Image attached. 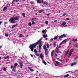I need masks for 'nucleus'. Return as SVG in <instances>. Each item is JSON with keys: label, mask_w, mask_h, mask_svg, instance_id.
I'll return each instance as SVG.
<instances>
[{"label": "nucleus", "mask_w": 78, "mask_h": 78, "mask_svg": "<svg viewBox=\"0 0 78 78\" xmlns=\"http://www.w3.org/2000/svg\"><path fill=\"white\" fill-rule=\"evenodd\" d=\"M41 40H39L36 43H35L34 44H30L29 46L30 48V50L32 51L33 52V51H34V48H35L36 46L37 45L39 44V43L40 42H41Z\"/></svg>", "instance_id": "nucleus-1"}, {"label": "nucleus", "mask_w": 78, "mask_h": 78, "mask_svg": "<svg viewBox=\"0 0 78 78\" xmlns=\"http://www.w3.org/2000/svg\"><path fill=\"white\" fill-rule=\"evenodd\" d=\"M37 3H38L40 4H41V3H43V4H44V5H46L48 4V2H44V0H37Z\"/></svg>", "instance_id": "nucleus-2"}, {"label": "nucleus", "mask_w": 78, "mask_h": 78, "mask_svg": "<svg viewBox=\"0 0 78 78\" xmlns=\"http://www.w3.org/2000/svg\"><path fill=\"white\" fill-rule=\"evenodd\" d=\"M14 17H12L10 18V22L12 23H16V21L14 20Z\"/></svg>", "instance_id": "nucleus-3"}, {"label": "nucleus", "mask_w": 78, "mask_h": 78, "mask_svg": "<svg viewBox=\"0 0 78 78\" xmlns=\"http://www.w3.org/2000/svg\"><path fill=\"white\" fill-rule=\"evenodd\" d=\"M62 37H66V35L63 34V35L60 36L59 37V39H60L61 38H62Z\"/></svg>", "instance_id": "nucleus-4"}, {"label": "nucleus", "mask_w": 78, "mask_h": 78, "mask_svg": "<svg viewBox=\"0 0 78 78\" xmlns=\"http://www.w3.org/2000/svg\"><path fill=\"white\" fill-rule=\"evenodd\" d=\"M42 42H39V45L38 46V47L39 49H42Z\"/></svg>", "instance_id": "nucleus-5"}, {"label": "nucleus", "mask_w": 78, "mask_h": 78, "mask_svg": "<svg viewBox=\"0 0 78 78\" xmlns=\"http://www.w3.org/2000/svg\"><path fill=\"white\" fill-rule=\"evenodd\" d=\"M73 50H74V49H72L71 50L70 52H69L70 54L69 55V58L70 56L72 55V53L73 52Z\"/></svg>", "instance_id": "nucleus-6"}, {"label": "nucleus", "mask_w": 78, "mask_h": 78, "mask_svg": "<svg viewBox=\"0 0 78 78\" xmlns=\"http://www.w3.org/2000/svg\"><path fill=\"white\" fill-rule=\"evenodd\" d=\"M45 53L46 56H48V49H46V50L45 51Z\"/></svg>", "instance_id": "nucleus-7"}, {"label": "nucleus", "mask_w": 78, "mask_h": 78, "mask_svg": "<svg viewBox=\"0 0 78 78\" xmlns=\"http://www.w3.org/2000/svg\"><path fill=\"white\" fill-rule=\"evenodd\" d=\"M56 64L55 65V66H58V65H60V62H58V61H56Z\"/></svg>", "instance_id": "nucleus-8"}, {"label": "nucleus", "mask_w": 78, "mask_h": 78, "mask_svg": "<svg viewBox=\"0 0 78 78\" xmlns=\"http://www.w3.org/2000/svg\"><path fill=\"white\" fill-rule=\"evenodd\" d=\"M7 9H8V7L5 6V7H4V9H2V10H3V11H6V10Z\"/></svg>", "instance_id": "nucleus-9"}, {"label": "nucleus", "mask_w": 78, "mask_h": 78, "mask_svg": "<svg viewBox=\"0 0 78 78\" xmlns=\"http://www.w3.org/2000/svg\"><path fill=\"white\" fill-rule=\"evenodd\" d=\"M40 58L42 60H43V58H44V56H43V55H42V54L41 53L40 55Z\"/></svg>", "instance_id": "nucleus-10"}, {"label": "nucleus", "mask_w": 78, "mask_h": 78, "mask_svg": "<svg viewBox=\"0 0 78 78\" xmlns=\"http://www.w3.org/2000/svg\"><path fill=\"white\" fill-rule=\"evenodd\" d=\"M77 64L76 62H74L72 64H71V66H75V65H76Z\"/></svg>", "instance_id": "nucleus-11"}, {"label": "nucleus", "mask_w": 78, "mask_h": 78, "mask_svg": "<svg viewBox=\"0 0 78 78\" xmlns=\"http://www.w3.org/2000/svg\"><path fill=\"white\" fill-rule=\"evenodd\" d=\"M14 20H17L18 19H19V17L18 16H16L14 18Z\"/></svg>", "instance_id": "nucleus-12"}, {"label": "nucleus", "mask_w": 78, "mask_h": 78, "mask_svg": "<svg viewBox=\"0 0 78 78\" xmlns=\"http://www.w3.org/2000/svg\"><path fill=\"white\" fill-rule=\"evenodd\" d=\"M44 11V9H42L41 10H40L38 11L39 13H41L42 12H43Z\"/></svg>", "instance_id": "nucleus-13"}, {"label": "nucleus", "mask_w": 78, "mask_h": 78, "mask_svg": "<svg viewBox=\"0 0 78 78\" xmlns=\"http://www.w3.org/2000/svg\"><path fill=\"white\" fill-rule=\"evenodd\" d=\"M66 25V22H63V23L62 24V26H65Z\"/></svg>", "instance_id": "nucleus-14"}, {"label": "nucleus", "mask_w": 78, "mask_h": 78, "mask_svg": "<svg viewBox=\"0 0 78 78\" xmlns=\"http://www.w3.org/2000/svg\"><path fill=\"white\" fill-rule=\"evenodd\" d=\"M77 41V39H74V38H73L72 40V41H74V42H76V41Z\"/></svg>", "instance_id": "nucleus-15"}, {"label": "nucleus", "mask_w": 78, "mask_h": 78, "mask_svg": "<svg viewBox=\"0 0 78 78\" xmlns=\"http://www.w3.org/2000/svg\"><path fill=\"white\" fill-rule=\"evenodd\" d=\"M20 68H22V66H23V64H22V63L21 62H20Z\"/></svg>", "instance_id": "nucleus-16"}, {"label": "nucleus", "mask_w": 78, "mask_h": 78, "mask_svg": "<svg viewBox=\"0 0 78 78\" xmlns=\"http://www.w3.org/2000/svg\"><path fill=\"white\" fill-rule=\"evenodd\" d=\"M55 52V51L54 50H53L51 52V57L53 56V53Z\"/></svg>", "instance_id": "nucleus-17"}, {"label": "nucleus", "mask_w": 78, "mask_h": 78, "mask_svg": "<svg viewBox=\"0 0 78 78\" xmlns=\"http://www.w3.org/2000/svg\"><path fill=\"white\" fill-rule=\"evenodd\" d=\"M56 52V53H61V52L58 50H57Z\"/></svg>", "instance_id": "nucleus-18"}, {"label": "nucleus", "mask_w": 78, "mask_h": 78, "mask_svg": "<svg viewBox=\"0 0 78 78\" xmlns=\"http://www.w3.org/2000/svg\"><path fill=\"white\" fill-rule=\"evenodd\" d=\"M28 69H29V70H30V71H31V72H33V69L31 68L30 67H29L28 68Z\"/></svg>", "instance_id": "nucleus-19"}, {"label": "nucleus", "mask_w": 78, "mask_h": 78, "mask_svg": "<svg viewBox=\"0 0 78 78\" xmlns=\"http://www.w3.org/2000/svg\"><path fill=\"white\" fill-rule=\"evenodd\" d=\"M58 36H55L54 37V39H55V40H57L58 39Z\"/></svg>", "instance_id": "nucleus-20"}, {"label": "nucleus", "mask_w": 78, "mask_h": 78, "mask_svg": "<svg viewBox=\"0 0 78 78\" xmlns=\"http://www.w3.org/2000/svg\"><path fill=\"white\" fill-rule=\"evenodd\" d=\"M56 59H58V61H60L61 62H62V60L59 58H56Z\"/></svg>", "instance_id": "nucleus-21"}, {"label": "nucleus", "mask_w": 78, "mask_h": 78, "mask_svg": "<svg viewBox=\"0 0 78 78\" xmlns=\"http://www.w3.org/2000/svg\"><path fill=\"white\" fill-rule=\"evenodd\" d=\"M17 25V24H16V25H13L12 26V28H14V27H16Z\"/></svg>", "instance_id": "nucleus-22"}, {"label": "nucleus", "mask_w": 78, "mask_h": 78, "mask_svg": "<svg viewBox=\"0 0 78 78\" xmlns=\"http://www.w3.org/2000/svg\"><path fill=\"white\" fill-rule=\"evenodd\" d=\"M7 58H9V56H7V57H4V59H7Z\"/></svg>", "instance_id": "nucleus-23"}, {"label": "nucleus", "mask_w": 78, "mask_h": 78, "mask_svg": "<svg viewBox=\"0 0 78 78\" xmlns=\"http://www.w3.org/2000/svg\"><path fill=\"white\" fill-rule=\"evenodd\" d=\"M22 16H23V17H26L25 13H23L22 14Z\"/></svg>", "instance_id": "nucleus-24"}, {"label": "nucleus", "mask_w": 78, "mask_h": 78, "mask_svg": "<svg viewBox=\"0 0 78 78\" xmlns=\"http://www.w3.org/2000/svg\"><path fill=\"white\" fill-rule=\"evenodd\" d=\"M48 36L47 34H44L43 35V37H44V38L45 37H48Z\"/></svg>", "instance_id": "nucleus-25"}, {"label": "nucleus", "mask_w": 78, "mask_h": 78, "mask_svg": "<svg viewBox=\"0 0 78 78\" xmlns=\"http://www.w3.org/2000/svg\"><path fill=\"white\" fill-rule=\"evenodd\" d=\"M16 67L15 66H14L12 69V71H14V69H16Z\"/></svg>", "instance_id": "nucleus-26"}, {"label": "nucleus", "mask_w": 78, "mask_h": 78, "mask_svg": "<svg viewBox=\"0 0 78 78\" xmlns=\"http://www.w3.org/2000/svg\"><path fill=\"white\" fill-rule=\"evenodd\" d=\"M56 43L55 42L53 44L54 47H56Z\"/></svg>", "instance_id": "nucleus-27"}, {"label": "nucleus", "mask_w": 78, "mask_h": 78, "mask_svg": "<svg viewBox=\"0 0 78 78\" xmlns=\"http://www.w3.org/2000/svg\"><path fill=\"white\" fill-rule=\"evenodd\" d=\"M14 65V66H15V67H16V66H18V63H15Z\"/></svg>", "instance_id": "nucleus-28"}, {"label": "nucleus", "mask_w": 78, "mask_h": 78, "mask_svg": "<svg viewBox=\"0 0 78 78\" xmlns=\"http://www.w3.org/2000/svg\"><path fill=\"white\" fill-rule=\"evenodd\" d=\"M31 25H32V24L31 23V22H30L28 23V25L29 26H31Z\"/></svg>", "instance_id": "nucleus-29"}, {"label": "nucleus", "mask_w": 78, "mask_h": 78, "mask_svg": "<svg viewBox=\"0 0 78 78\" xmlns=\"http://www.w3.org/2000/svg\"><path fill=\"white\" fill-rule=\"evenodd\" d=\"M34 52L36 53H37V50L36 49H34Z\"/></svg>", "instance_id": "nucleus-30"}, {"label": "nucleus", "mask_w": 78, "mask_h": 78, "mask_svg": "<svg viewBox=\"0 0 78 78\" xmlns=\"http://www.w3.org/2000/svg\"><path fill=\"white\" fill-rule=\"evenodd\" d=\"M36 18H32V19L31 20L32 21H34V20H36Z\"/></svg>", "instance_id": "nucleus-31"}, {"label": "nucleus", "mask_w": 78, "mask_h": 78, "mask_svg": "<svg viewBox=\"0 0 78 78\" xmlns=\"http://www.w3.org/2000/svg\"><path fill=\"white\" fill-rule=\"evenodd\" d=\"M43 48L44 49H45V50L46 49H47V48H46V46L45 45L44 46Z\"/></svg>", "instance_id": "nucleus-32"}, {"label": "nucleus", "mask_w": 78, "mask_h": 78, "mask_svg": "<svg viewBox=\"0 0 78 78\" xmlns=\"http://www.w3.org/2000/svg\"><path fill=\"white\" fill-rule=\"evenodd\" d=\"M5 36H6V37H8V36H9V34H6V33H5Z\"/></svg>", "instance_id": "nucleus-33"}, {"label": "nucleus", "mask_w": 78, "mask_h": 78, "mask_svg": "<svg viewBox=\"0 0 78 78\" xmlns=\"http://www.w3.org/2000/svg\"><path fill=\"white\" fill-rule=\"evenodd\" d=\"M69 50H68V51H67L66 52V55H67V54H68V53H69Z\"/></svg>", "instance_id": "nucleus-34"}, {"label": "nucleus", "mask_w": 78, "mask_h": 78, "mask_svg": "<svg viewBox=\"0 0 78 78\" xmlns=\"http://www.w3.org/2000/svg\"><path fill=\"white\" fill-rule=\"evenodd\" d=\"M43 62L44 64H45V65H47V63H46L45 61H43Z\"/></svg>", "instance_id": "nucleus-35"}, {"label": "nucleus", "mask_w": 78, "mask_h": 78, "mask_svg": "<svg viewBox=\"0 0 78 78\" xmlns=\"http://www.w3.org/2000/svg\"><path fill=\"white\" fill-rule=\"evenodd\" d=\"M20 37H23V35H22V34H20Z\"/></svg>", "instance_id": "nucleus-36"}, {"label": "nucleus", "mask_w": 78, "mask_h": 78, "mask_svg": "<svg viewBox=\"0 0 78 78\" xmlns=\"http://www.w3.org/2000/svg\"><path fill=\"white\" fill-rule=\"evenodd\" d=\"M62 42H64V43L65 44H66V43L67 42V41H66V39L64 40Z\"/></svg>", "instance_id": "nucleus-37"}, {"label": "nucleus", "mask_w": 78, "mask_h": 78, "mask_svg": "<svg viewBox=\"0 0 78 78\" xmlns=\"http://www.w3.org/2000/svg\"><path fill=\"white\" fill-rule=\"evenodd\" d=\"M69 76V74H68L66 75V76H65V77H68V76Z\"/></svg>", "instance_id": "nucleus-38"}, {"label": "nucleus", "mask_w": 78, "mask_h": 78, "mask_svg": "<svg viewBox=\"0 0 78 78\" xmlns=\"http://www.w3.org/2000/svg\"><path fill=\"white\" fill-rule=\"evenodd\" d=\"M30 4H31V5H33L34 4V3L33 2H30Z\"/></svg>", "instance_id": "nucleus-39"}, {"label": "nucleus", "mask_w": 78, "mask_h": 78, "mask_svg": "<svg viewBox=\"0 0 78 78\" xmlns=\"http://www.w3.org/2000/svg\"><path fill=\"white\" fill-rule=\"evenodd\" d=\"M35 23V22H34V21H32V25H34Z\"/></svg>", "instance_id": "nucleus-40"}, {"label": "nucleus", "mask_w": 78, "mask_h": 78, "mask_svg": "<svg viewBox=\"0 0 78 78\" xmlns=\"http://www.w3.org/2000/svg\"><path fill=\"white\" fill-rule=\"evenodd\" d=\"M35 55L37 56H40L39 55V54H36Z\"/></svg>", "instance_id": "nucleus-41"}, {"label": "nucleus", "mask_w": 78, "mask_h": 78, "mask_svg": "<svg viewBox=\"0 0 78 78\" xmlns=\"http://www.w3.org/2000/svg\"><path fill=\"white\" fill-rule=\"evenodd\" d=\"M66 15H67V13H64L63 15V16H65Z\"/></svg>", "instance_id": "nucleus-42"}, {"label": "nucleus", "mask_w": 78, "mask_h": 78, "mask_svg": "<svg viewBox=\"0 0 78 78\" xmlns=\"http://www.w3.org/2000/svg\"><path fill=\"white\" fill-rule=\"evenodd\" d=\"M50 47V46H49V44H48L47 45V48H49Z\"/></svg>", "instance_id": "nucleus-43"}, {"label": "nucleus", "mask_w": 78, "mask_h": 78, "mask_svg": "<svg viewBox=\"0 0 78 78\" xmlns=\"http://www.w3.org/2000/svg\"><path fill=\"white\" fill-rule=\"evenodd\" d=\"M3 70H4V71H6V68H4L3 69Z\"/></svg>", "instance_id": "nucleus-44"}, {"label": "nucleus", "mask_w": 78, "mask_h": 78, "mask_svg": "<svg viewBox=\"0 0 78 78\" xmlns=\"http://www.w3.org/2000/svg\"><path fill=\"white\" fill-rule=\"evenodd\" d=\"M15 1H16V0H13L12 1V4H13V3H14V2H15Z\"/></svg>", "instance_id": "nucleus-45"}, {"label": "nucleus", "mask_w": 78, "mask_h": 78, "mask_svg": "<svg viewBox=\"0 0 78 78\" xmlns=\"http://www.w3.org/2000/svg\"><path fill=\"white\" fill-rule=\"evenodd\" d=\"M45 23H46V24H48V21H46L45 22Z\"/></svg>", "instance_id": "nucleus-46"}, {"label": "nucleus", "mask_w": 78, "mask_h": 78, "mask_svg": "<svg viewBox=\"0 0 78 78\" xmlns=\"http://www.w3.org/2000/svg\"><path fill=\"white\" fill-rule=\"evenodd\" d=\"M66 62H68L69 61V59H66Z\"/></svg>", "instance_id": "nucleus-47"}, {"label": "nucleus", "mask_w": 78, "mask_h": 78, "mask_svg": "<svg viewBox=\"0 0 78 78\" xmlns=\"http://www.w3.org/2000/svg\"><path fill=\"white\" fill-rule=\"evenodd\" d=\"M42 33H45V30H42Z\"/></svg>", "instance_id": "nucleus-48"}, {"label": "nucleus", "mask_w": 78, "mask_h": 78, "mask_svg": "<svg viewBox=\"0 0 78 78\" xmlns=\"http://www.w3.org/2000/svg\"><path fill=\"white\" fill-rule=\"evenodd\" d=\"M53 41V38H51L50 40V41Z\"/></svg>", "instance_id": "nucleus-49"}, {"label": "nucleus", "mask_w": 78, "mask_h": 78, "mask_svg": "<svg viewBox=\"0 0 78 78\" xmlns=\"http://www.w3.org/2000/svg\"><path fill=\"white\" fill-rule=\"evenodd\" d=\"M66 20H70V18H67L66 19Z\"/></svg>", "instance_id": "nucleus-50"}, {"label": "nucleus", "mask_w": 78, "mask_h": 78, "mask_svg": "<svg viewBox=\"0 0 78 78\" xmlns=\"http://www.w3.org/2000/svg\"><path fill=\"white\" fill-rule=\"evenodd\" d=\"M77 58H78V57H76V58H74V59L75 61H76V59H77Z\"/></svg>", "instance_id": "nucleus-51"}, {"label": "nucleus", "mask_w": 78, "mask_h": 78, "mask_svg": "<svg viewBox=\"0 0 78 78\" xmlns=\"http://www.w3.org/2000/svg\"><path fill=\"white\" fill-rule=\"evenodd\" d=\"M11 69H12L13 68V66H11Z\"/></svg>", "instance_id": "nucleus-52"}, {"label": "nucleus", "mask_w": 78, "mask_h": 78, "mask_svg": "<svg viewBox=\"0 0 78 78\" xmlns=\"http://www.w3.org/2000/svg\"><path fill=\"white\" fill-rule=\"evenodd\" d=\"M77 45H76V44H75L74 45V47H77Z\"/></svg>", "instance_id": "nucleus-53"}, {"label": "nucleus", "mask_w": 78, "mask_h": 78, "mask_svg": "<svg viewBox=\"0 0 78 78\" xmlns=\"http://www.w3.org/2000/svg\"><path fill=\"white\" fill-rule=\"evenodd\" d=\"M16 3H17V1H19V0H16V1H15Z\"/></svg>", "instance_id": "nucleus-54"}, {"label": "nucleus", "mask_w": 78, "mask_h": 78, "mask_svg": "<svg viewBox=\"0 0 78 78\" xmlns=\"http://www.w3.org/2000/svg\"><path fill=\"white\" fill-rule=\"evenodd\" d=\"M55 56L56 57H57V54H55Z\"/></svg>", "instance_id": "nucleus-55"}, {"label": "nucleus", "mask_w": 78, "mask_h": 78, "mask_svg": "<svg viewBox=\"0 0 78 78\" xmlns=\"http://www.w3.org/2000/svg\"><path fill=\"white\" fill-rule=\"evenodd\" d=\"M2 46H0V49L1 48H2Z\"/></svg>", "instance_id": "nucleus-56"}, {"label": "nucleus", "mask_w": 78, "mask_h": 78, "mask_svg": "<svg viewBox=\"0 0 78 78\" xmlns=\"http://www.w3.org/2000/svg\"><path fill=\"white\" fill-rule=\"evenodd\" d=\"M57 22V20H55L54 21V22Z\"/></svg>", "instance_id": "nucleus-57"}, {"label": "nucleus", "mask_w": 78, "mask_h": 78, "mask_svg": "<svg viewBox=\"0 0 78 78\" xmlns=\"http://www.w3.org/2000/svg\"><path fill=\"white\" fill-rule=\"evenodd\" d=\"M31 57H33V55H31Z\"/></svg>", "instance_id": "nucleus-58"}, {"label": "nucleus", "mask_w": 78, "mask_h": 78, "mask_svg": "<svg viewBox=\"0 0 78 78\" xmlns=\"http://www.w3.org/2000/svg\"><path fill=\"white\" fill-rule=\"evenodd\" d=\"M49 15H50V14L48 13V14H47L48 16H49Z\"/></svg>", "instance_id": "nucleus-59"}, {"label": "nucleus", "mask_w": 78, "mask_h": 78, "mask_svg": "<svg viewBox=\"0 0 78 78\" xmlns=\"http://www.w3.org/2000/svg\"><path fill=\"white\" fill-rule=\"evenodd\" d=\"M5 24H6L7 23V22H5Z\"/></svg>", "instance_id": "nucleus-60"}, {"label": "nucleus", "mask_w": 78, "mask_h": 78, "mask_svg": "<svg viewBox=\"0 0 78 78\" xmlns=\"http://www.w3.org/2000/svg\"><path fill=\"white\" fill-rule=\"evenodd\" d=\"M0 23L1 24V23H2V22L0 21Z\"/></svg>", "instance_id": "nucleus-61"}, {"label": "nucleus", "mask_w": 78, "mask_h": 78, "mask_svg": "<svg viewBox=\"0 0 78 78\" xmlns=\"http://www.w3.org/2000/svg\"><path fill=\"white\" fill-rule=\"evenodd\" d=\"M63 42H62H62H61V44H62Z\"/></svg>", "instance_id": "nucleus-62"}, {"label": "nucleus", "mask_w": 78, "mask_h": 78, "mask_svg": "<svg viewBox=\"0 0 78 78\" xmlns=\"http://www.w3.org/2000/svg\"><path fill=\"white\" fill-rule=\"evenodd\" d=\"M2 59V57H0V60Z\"/></svg>", "instance_id": "nucleus-63"}, {"label": "nucleus", "mask_w": 78, "mask_h": 78, "mask_svg": "<svg viewBox=\"0 0 78 78\" xmlns=\"http://www.w3.org/2000/svg\"><path fill=\"white\" fill-rule=\"evenodd\" d=\"M45 39H46V40H47L48 39V38H45Z\"/></svg>", "instance_id": "nucleus-64"}]
</instances>
